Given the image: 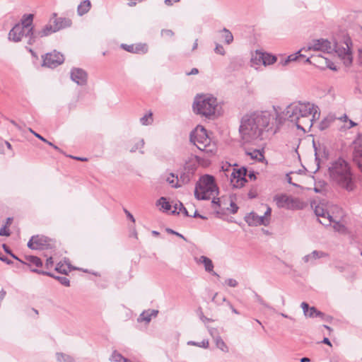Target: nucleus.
<instances>
[{"instance_id": "f257e3e1", "label": "nucleus", "mask_w": 362, "mask_h": 362, "mask_svg": "<svg viewBox=\"0 0 362 362\" xmlns=\"http://www.w3.org/2000/svg\"><path fill=\"white\" fill-rule=\"evenodd\" d=\"M273 107L274 115L269 111H255L242 117L239 132L244 143L263 139L264 133L272 129L274 121L279 117V111L274 106Z\"/></svg>"}, {"instance_id": "f03ea898", "label": "nucleus", "mask_w": 362, "mask_h": 362, "mask_svg": "<svg viewBox=\"0 0 362 362\" xmlns=\"http://www.w3.org/2000/svg\"><path fill=\"white\" fill-rule=\"evenodd\" d=\"M330 180L340 188L351 192L357 187L358 176L351 164L341 157L330 163L328 168Z\"/></svg>"}, {"instance_id": "7ed1b4c3", "label": "nucleus", "mask_w": 362, "mask_h": 362, "mask_svg": "<svg viewBox=\"0 0 362 362\" xmlns=\"http://www.w3.org/2000/svg\"><path fill=\"white\" fill-rule=\"evenodd\" d=\"M189 141L197 148L209 154H214L216 151V146L211 143L207 130L202 125H197L189 134Z\"/></svg>"}, {"instance_id": "20e7f679", "label": "nucleus", "mask_w": 362, "mask_h": 362, "mask_svg": "<svg viewBox=\"0 0 362 362\" xmlns=\"http://www.w3.org/2000/svg\"><path fill=\"white\" fill-rule=\"evenodd\" d=\"M219 194L218 187L216 183L215 177L209 174H205L200 177L195 185L194 197L197 200H209L211 195Z\"/></svg>"}, {"instance_id": "39448f33", "label": "nucleus", "mask_w": 362, "mask_h": 362, "mask_svg": "<svg viewBox=\"0 0 362 362\" xmlns=\"http://www.w3.org/2000/svg\"><path fill=\"white\" fill-rule=\"evenodd\" d=\"M217 105V100L214 96L197 95L194 98L192 108L197 115L209 117L215 114Z\"/></svg>"}, {"instance_id": "423d86ee", "label": "nucleus", "mask_w": 362, "mask_h": 362, "mask_svg": "<svg viewBox=\"0 0 362 362\" xmlns=\"http://www.w3.org/2000/svg\"><path fill=\"white\" fill-rule=\"evenodd\" d=\"M343 44H344L346 47L341 45L337 40H334L332 46V51H334V52H336L341 58H347L349 64H351L353 61L351 56L352 40L349 35L344 36Z\"/></svg>"}, {"instance_id": "0eeeda50", "label": "nucleus", "mask_w": 362, "mask_h": 362, "mask_svg": "<svg viewBox=\"0 0 362 362\" xmlns=\"http://www.w3.org/2000/svg\"><path fill=\"white\" fill-rule=\"evenodd\" d=\"M52 23L49 22V24L45 25L40 30H37L35 28H30L27 32L26 35L29 37L27 44L33 45L36 43L40 38L49 36L51 34L56 33L57 31Z\"/></svg>"}, {"instance_id": "6e6552de", "label": "nucleus", "mask_w": 362, "mask_h": 362, "mask_svg": "<svg viewBox=\"0 0 362 362\" xmlns=\"http://www.w3.org/2000/svg\"><path fill=\"white\" fill-rule=\"evenodd\" d=\"M283 116H281L279 114V119L281 122V119L286 120L288 119L291 122H294L298 129L303 130V132H306V131L303 128L302 125L299 124V116H298V107L296 103H291L288 105L286 110L282 112Z\"/></svg>"}, {"instance_id": "1a4fd4ad", "label": "nucleus", "mask_w": 362, "mask_h": 362, "mask_svg": "<svg viewBox=\"0 0 362 362\" xmlns=\"http://www.w3.org/2000/svg\"><path fill=\"white\" fill-rule=\"evenodd\" d=\"M247 168L241 167L238 169L233 168L230 175V182L234 188H241L247 182L246 179Z\"/></svg>"}, {"instance_id": "9d476101", "label": "nucleus", "mask_w": 362, "mask_h": 362, "mask_svg": "<svg viewBox=\"0 0 362 362\" xmlns=\"http://www.w3.org/2000/svg\"><path fill=\"white\" fill-rule=\"evenodd\" d=\"M64 62V55L56 50L47 53L42 56V66L49 68H55L62 64Z\"/></svg>"}, {"instance_id": "9b49d317", "label": "nucleus", "mask_w": 362, "mask_h": 362, "mask_svg": "<svg viewBox=\"0 0 362 362\" xmlns=\"http://www.w3.org/2000/svg\"><path fill=\"white\" fill-rule=\"evenodd\" d=\"M274 200L279 208H285L287 209H295L298 208L297 204L299 202L298 199L293 198L286 194H276Z\"/></svg>"}, {"instance_id": "f8f14e48", "label": "nucleus", "mask_w": 362, "mask_h": 362, "mask_svg": "<svg viewBox=\"0 0 362 362\" xmlns=\"http://www.w3.org/2000/svg\"><path fill=\"white\" fill-rule=\"evenodd\" d=\"M71 79L78 86H85L88 82L87 72L81 68L74 67L70 71Z\"/></svg>"}, {"instance_id": "ddd939ff", "label": "nucleus", "mask_w": 362, "mask_h": 362, "mask_svg": "<svg viewBox=\"0 0 362 362\" xmlns=\"http://www.w3.org/2000/svg\"><path fill=\"white\" fill-rule=\"evenodd\" d=\"M308 49L322 51L330 53L332 52V45L330 41L323 38L313 40L308 46Z\"/></svg>"}, {"instance_id": "4468645a", "label": "nucleus", "mask_w": 362, "mask_h": 362, "mask_svg": "<svg viewBox=\"0 0 362 362\" xmlns=\"http://www.w3.org/2000/svg\"><path fill=\"white\" fill-rule=\"evenodd\" d=\"M298 116L299 119L300 118L310 117V115H313L312 117H315V115L317 113V106H315L313 104L311 105L310 103H298Z\"/></svg>"}, {"instance_id": "2eb2a0df", "label": "nucleus", "mask_w": 362, "mask_h": 362, "mask_svg": "<svg viewBox=\"0 0 362 362\" xmlns=\"http://www.w3.org/2000/svg\"><path fill=\"white\" fill-rule=\"evenodd\" d=\"M245 221L250 226H269L270 221L269 218H264L262 216H258L255 212H250L245 216Z\"/></svg>"}, {"instance_id": "dca6fc26", "label": "nucleus", "mask_w": 362, "mask_h": 362, "mask_svg": "<svg viewBox=\"0 0 362 362\" xmlns=\"http://www.w3.org/2000/svg\"><path fill=\"white\" fill-rule=\"evenodd\" d=\"M48 238L45 236L33 235L28 243V247L31 250H44L48 248Z\"/></svg>"}, {"instance_id": "f3484780", "label": "nucleus", "mask_w": 362, "mask_h": 362, "mask_svg": "<svg viewBox=\"0 0 362 362\" xmlns=\"http://www.w3.org/2000/svg\"><path fill=\"white\" fill-rule=\"evenodd\" d=\"M50 23H53L55 30L57 32L62 29L69 28L71 25V21L67 18H57V13H53V17L50 19Z\"/></svg>"}, {"instance_id": "a211bd4d", "label": "nucleus", "mask_w": 362, "mask_h": 362, "mask_svg": "<svg viewBox=\"0 0 362 362\" xmlns=\"http://www.w3.org/2000/svg\"><path fill=\"white\" fill-rule=\"evenodd\" d=\"M316 216L317 217H322L324 218L325 220V221H322L321 220H319V222L325 226H329L332 224V222H334L333 216L329 214V213L324 209L322 207H320L319 206H317L314 211Z\"/></svg>"}, {"instance_id": "6ab92c4d", "label": "nucleus", "mask_w": 362, "mask_h": 362, "mask_svg": "<svg viewBox=\"0 0 362 362\" xmlns=\"http://www.w3.org/2000/svg\"><path fill=\"white\" fill-rule=\"evenodd\" d=\"M30 272H32L33 273L50 276V277L57 280L62 285H63L64 286H70V281L65 276H56L50 272L40 270L37 268H34V269L30 268Z\"/></svg>"}, {"instance_id": "aec40b11", "label": "nucleus", "mask_w": 362, "mask_h": 362, "mask_svg": "<svg viewBox=\"0 0 362 362\" xmlns=\"http://www.w3.org/2000/svg\"><path fill=\"white\" fill-rule=\"evenodd\" d=\"M302 51H303V49L298 50L297 52H296L294 54H290L286 59L282 60L281 62V64L283 66H286V65H287L288 63H290L291 62H300V61H303V60L304 62L305 58H306V56L303 54H301Z\"/></svg>"}, {"instance_id": "412c9836", "label": "nucleus", "mask_w": 362, "mask_h": 362, "mask_svg": "<svg viewBox=\"0 0 362 362\" xmlns=\"http://www.w3.org/2000/svg\"><path fill=\"white\" fill-rule=\"evenodd\" d=\"M353 161L362 173V144L354 148L353 151Z\"/></svg>"}, {"instance_id": "4be33fe9", "label": "nucleus", "mask_w": 362, "mask_h": 362, "mask_svg": "<svg viewBox=\"0 0 362 362\" xmlns=\"http://www.w3.org/2000/svg\"><path fill=\"white\" fill-rule=\"evenodd\" d=\"M121 47L131 53H139L140 52L145 53L147 51L146 45L142 44H137L136 45L122 44Z\"/></svg>"}, {"instance_id": "5701e85b", "label": "nucleus", "mask_w": 362, "mask_h": 362, "mask_svg": "<svg viewBox=\"0 0 362 362\" xmlns=\"http://www.w3.org/2000/svg\"><path fill=\"white\" fill-rule=\"evenodd\" d=\"M33 14H24L21 19V23H19L20 26H22L23 29H26L28 32L30 28H34V26L33 25Z\"/></svg>"}, {"instance_id": "b1692460", "label": "nucleus", "mask_w": 362, "mask_h": 362, "mask_svg": "<svg viewBox=\"0 0 362 362\" xmlns=\"http://www.w3.org/2000/svg\"><path fill=\"white\" fill-rule=\"evenodd\" d=\"M22 29L19 23L16 24L8 33V40L15 42H20V32Z\"/></svg>"}, {"instance_id": "393cba45", "label": "nucleus", "mask_w": 362, "mask_h": 362, "mask_svg": "<svg viewBox=\"0 0 362 362\" xmlns=\"http://www.w3.org/2000/svg\"><path fill=\"white\" fill-rule=\"evenodd\" d=\"M329 255L327 252L319 251V250H314L311 253L305 255L303 258V261L305 262H308L311 260H315L322 257H328Z\"/></svg>"}, {"instance_id": "a878e982", "label": "nucleus", "mask_w": 362, "mask_h": 362, "mask_svg": "<svg viewBox=\"0 0 362 362\" xmlns=\"http://www.w3.org/2000/svg\"><path fill=\"white\" fill-rule=\"evenodd\" d=\"M259 54H260L259 58L262 59V64L264 66L273 64L277 60V57L270 53L260 52Z\"/></svg>"}, {"instance_id": "bb28decb", "label": "nucleus", "mask_w": 362, "mask_h": 362, "mask_svg": "<svg viewBox=\"0 0 362 362\" xmlns=\"http://www.w3.org/2000/svg\"><path fill=\"white\" fill-rule=\"evenodd\" d=\"M313 59L315 61H324L325 67H322V69L328 68L330 70L335 71H337V69H338L337 66L334 64V63L332 61L329 60L327 58L322 57V55H317V56L313 57Z\"/></svg>"}, {"instance_id": "cd10ccee", "label": "nucleus", "mask_w": 362, "mask_h": 362, "mask_svg": "<svg viewBox=\"0 0 362 362\" xmlns=\"http://www.w3.org/2000/svg\"><path fill=\"white\" fill-rule=\"evenodd\" d=\"M91 8V3L90 0H85L82 1L77 8V12L79 16H83L87 13Z\"/></svg>"}, {"instance_id": "c85d7f7f", "label": "nucleus", "mask_w": 362, "mask_h": 362, "mask_svg": "<svg viewBox=\"0 0 362 362\" xmlns=\"http://www.w3.org/2000/svg\"><path fill=\"white\" fill-rule=\"evenodd\" d=\"M180 212H182L185 216H190L184 204L181 202L178 201V203H176L174 205V210L171 211V214L179 215Z\"/></svg>"}, {"instance_id": "c756f323", "label": "nucleus", "mask_w": 362, "mask_h": 362, "mask_svg": "<svg viewBox=\"0 0 362 362\" xmlns=\"http://www.w3.org/2000/svg\"><path fill=\"white\" fill-rule=\"evenodd\" d=\"M199 262L204 264L205 270L207 272H213L214 264H213L212 260L210 258L202 255L200 257Z\"/></svg>"}, {"instance_id": "7c9ffc66", "label": "nucleus", "mask_w": 362, "mask_h": 362, "mask_svg": "<svg viewBox=\"0 0 362 362\" xmlns=\"http://www.w3.org/2000/svg\"><path fill=\"white\" fill-rule=\"evenodd\" d=\"M25 259L27 260V263L30 264V267H31V264L35 265L36 267H42V261L41 259L37 256L34 255H26Z\"/></svg>"}, {"instance_id": "2f4dec72", "label": "nucleus", "mask_w": 362, "mask_h": 362, "mask_svg": "<svg viewBox=\"0 0 362 362\" xmlns=\"http://www.w3.org/2000/svg\"><path fill=\"white\" fill-rule=\"evenodd\" d=\"M166 182L173 188L177 189L181 187V185L179 184L178 176L173 173H170L169 177L166 178Z\"/></svg>"}, {"instance_id": "473e14b6", "label": "nucleus", "mask_w": 362, "mask_h": 362, "mask_svg": "<svg viewBox=\"0 0 362 362\" xmlns=\"http://www.w3.org/2000/svg\"><path fill=\"white\" fill-rule=\"evenodd\" d=\"M214 341L216 346L218 349H221L222 351L227 353L229 351V349L222 338L218 335H216L214 337Z\"/></svg>"}, {"instance_id": "72a5a7b5", "label": "nucleus", "mask_w": 362, "mask_h": 362, "mask_svg": "<svg viewBox=\"0 0 362 362\" xmlns=\"http://www.w3.org/2000/svg\"><path fill=\"white\" fill-rule=\"evenodd\" d=\"M29 132H31L36 138L40 139V141L47 144L49 146L53 147L55 150L59 151L60 153H62V151L56 145H54L53 143L49 141L45 138H44L42 136H41L40 134L35 132L34 130H33L31 128L28 129Z\"/></svg>"}, {"instance_id": "f704fd0d", "label": "nucleus", "mask_w": 362, "mask_h": 362, "mask_svg": "<svg viewBox=\"0 0 362 362\" xmlns=\"http://www.w3.org/2000/svg\"><path fill=\"white\" fill-rule=\"evenodd\" d=\"M67 267L68 269H66L64 264L60 262L56 265L54 270L59 274H67L69 272L74 269L70 264H67Z\"/></svg>"}, {"instance_id": "c9c22d12", "label": "nucleus", "mask_w": 362, "mask_h": 362, "mask_svg": "<svg viewBox=\"0 0 362 362\" xmlns=\"http://www.w3.org/2000/svg\"><path fill=\"white\" fill-rule=\"evenodd\" d=\"M334 121V117H333L332 116H328V117H325L319 124L318 127H319L320 130V131L325 130L330 126L332 122H333Z\"/></svg>"}, {"instance_id": "e433bc0d", "label": "nucleus", "mask_w": 362, "mask_h": 362, "mask_svg": "<svg viewBox=\"0 0 362 362\" xmlns=\"http://www.w3.org/2000/svg\"><path fill=\"white\" fill-rule=\"evenodd\" d=\"M156 205L160 206L163 211H168L170 210L171 205L165 197H161L156 202Z\"/></svg>"}, {"instance_id": "4c0bfd02", "label": "nucleus", "mask_w": 362, "mask_h": 362, "mask_svg": "<svg viewBox=\"0 0 362 362\" xmlns=\"http://www.w3.org/2000/svg\"><path fill=\"white\" fill-rule=\"evenodd\" d=\"M56 358L59 362H76L73 356L64 353H57Z\"/></svg>"}, {"instance_id": "58836bf2", "label": "nucleus", "mask_w": 362, "mask_h": 362, "mask_svg": "<svg viewBox=\"0 0 362 362\" xmlns=\"http://www.w3.org/2000/svg\"><path fill=\"white\" fill-rule=\"evenodd\" d=\"M192 177L193 175L190 174L189 172H186L183 170L180 175V178H178L179 182H181L183 185L188 184L191 181Z\"/></svg>"}, {"instance_id": "ea45409f", "label": "nucleus", "mask_w": 362, "mask_h": 362, "mask_svg": "<svg viewBox=\"0 0 362 362\" xmlns=\"http://www.w3.org/2000/svg\"><path fill=\"white\" fill-rule=\"evenodd\" d=\"M222 32L223 33L222 37L224 39L225 43L227 45L232 43L233 41V35L231 32L226 28L222 30Z\"/></svg>"}, {"instance_id": "a19ab883", "label": "nucleus", "mask_w": 362, "mask_h": 362, "mask_svg": "<svg viewBox=\"0 0 362 362\" xmlns=\"http://www.w3.org/2000/svg\"><path fill=\"white\" fill-rule=\"evenodd\" d=\"M314 118L315 117L300 118L301 121H299V124H301L303 128L306 131L305 127L310 129L313 125Z\"/></svg>"}, {"instance_id": "79ce46f5", "label": "nucleus", "mask_w": 362, "mask_h": 362, "mask_svg": "<svg viewBox=\"0 0 362 362\" xmlns=\"http://www.w3.org/2000/svg\"><path fill=\"white\" fill-rule=\"evenodd\" d=\"M309 317H325V313L318 310L315 307L313 306L310 309L309 313H308V316Z\"/></svg>"}, {"instance_id": "37998d69", "label": "nucleus", "mask_w": 362, "mask_h": 362, "mask_svg": "<svg viewBox=\"0 0 362 362\" xmlns=\"http://www.w3.org/2000/svg\"><path fill=\"white\" fill-rule=\"evenodd\" d=\"M313 148H314V150H315V163H316V165H317V168L316 170L314 171V173H315L316 172H317L320 168V158L319 157V153L318 151L320 153V151H321V148L320 147V148L318 149L316 146V144L315 143V141H313Z\"/></svg>"}, {"instance_id": "c03bdc74", "label": "nucleus", "mask_w": 362, "mask_h": 362, "mask_svg": "<svg viewBox=\"0 0 362 362\" xmlns=\"http://www.w3.org/2000/svg\"><path fill=\"white\" fill-rule=\"evenodd\" d=\"M138 322H146L147 323L150 322L151 318L149 315V312L148 310L143 311L137 319Z\"/></svg>"}, {"instance_id": "a18cd8bd", "label": "nucleus", "mask_w": 362, "mask_h": 362, "mask_svg": "<svg viewBox=\"0 0 362 362\" xmlns=\"http://www.w3.org/2000/svg\"><path fill=\"white\" fill-rule=\"evenodd\" d=\"M254 295H255V298L256 300L259 304H261L262 306H264V308H266L269 310H274V308L270 305H269L267 303H266L257 293L254 291Z\"/></svg>"}, {"instance_id": "49530a36", "label": "nucleus", "mask_w": 362, "mask_h": 362, "mask_svg": "<svg viewBox=\"0 0 362 362\" xmlns=\"http://www.w3.org/2000/svg\"><path fill=\"white\" fill-rule=\"evenodd\" d=\"M124 358H126L117 351H114L110 358V360L115 362H124Z\"/></svg>"}, {"instance_id": "de8ad7c7", "label": "nucleus", "mask_w": 362, "mask_h": 362, "mask_svg": "<svg viewBox=\"0 0 362 362\" xmlns=\"http://www.w3.org/2000/svg\"><path fill=\"white\" fill-rule=\"evenodd\" d=\"M153 114L151 112H149L148 114H146L140 119V122L143 125H148L151 123L153 121Z\"/></svg>"}, {"instance_id": "09e8293b", "label": "nucleus", "mask_w": 362, "mask_h": 362, "mask_svg": "<svg viewBox=\"0 0 362 362\" xmlns=\"http://www.w3.org/2000/svg\"><path fill=\"white\" fill-rule=\"evenodd\" d=\"M187 344L188 345H192V346H197L204 348V349H207L209 347V341L206 340V339H204L201 342H197V341H189L187 342Z\"/></svg>"}, {"instance_id": "8fccbe9b", "label": "nucleus", "mask_w": 362, "mask_h": 362, "mask_svg": "<svg viewBox=\"0 0 362 362\" xmlns=\"http://www.w3.org/2000/svg\"><path fill=\"white\" fill-rule=\"evenodd\" d=\"M250 156L252 158L257 159L259 161H262L265 159L263 153L257 149L254 150L253 152L250 153Z\"/></svg>"}, {"instance_id": "3c124183", "label": "nucleus", "mask_w": 362, "mask_h": 362, "mask_svg": "<svg viewBox=\"0 0 362 362\" xmlns=\"http://www.w3.org/2000/svg\"><path fill=\"white\" fill-rule=\"evenodd\" d=\"M333 223V228L336 231H338L339 233H344L346 230V228L344 224L340 223L339 221H336L334 219V222H332Z\"/></svg>"}, {"instance_id": "603ef678", "label": "nucleus", "mask_w": 362, "mask_h": 362, "mask_svg": "<svg viewBox=\"0 0 362 362\" xmlns=\"http://www.w3.org/2000/svg\"><path fill=\"white\" fill-rule=\"evenodd\" d=\"M11 264L17 269H27L28 267H30V264H28L26 262H24L21 259L16 263L13 262V264Z\"/></svg>"}, {"instance_id": "864d4df0", "label": "nucleus", "mask_w": 362, "mask_h": 362, "mask_svg": "<svg viewBox=\"0 0 362 362\" xmlns=\"http://www.w3.org/2000/svg\"><path fill=\"white\" fill-rule=\"evenodd\" d=\"M144 140L143 139H140L137 143H136L132 148L130 149L131 153L136 152L138 149H141L144 146Z\"/></svg>"}, {"instance_id": "5fc2aeb1", "label": "nucleus", "mask_w": 362, "mask_h": 362, "mask_svg": "<svg viewBox=\"0 0 362 362\" xmlns=\"http://www.w3.org/2000/svg\"><path fill=\"white\" fill-rule=\"evenodd\" d=\"M262 52L261 51L256 50L255 55L252 56L251 58V62L255 64H259L262 63V59L259 58L260 54L259 53Z\"/></svg>"}, {"instance_id": "6e6d98bb", "label": "nucleus", "mask_w": 362, "mask_h": 362, "mask_svg": "<svg viewBox=\"0 0 362 362\" xmlns=\"http://www.w3.org/2000/svg\"><path fill=\"white\" fill-rule=\"evenodd\" d=\"M315 57V56H312L311 57H306L304 61V63H308V64H313V65H316V64H325L324 61L314 60L313 58Z\"/></svg>"}, {"instance_id": "4d7b16f0", "label": "nucleus", "mask_w": 362, "mask_h": 362, "mask_svg": "<svg viewBox=\"0 0 362 362\" xmlns=\"http://www.w3.org/2000/svg\"><path fill=\"white\" fill-rule=\"evenodd\" d=\"M165 230H166V232L168 233L172 234V235H176V236L183 239L184 240L187 241L186 238L183 235H182L181 233H178V232H177V231H175V230H173L171 228H167L165 229Z\"/></svg>"}, {"instance_id": "13d9d810", "label": "nucleus", "mask_w": 362, "mask_h": 362, "mask_svg": "<svg viewBox=\"0 0 362 362\" xmlns=\"http://www.w3.org/2000/svg\"><path fill=\"white\" fill-rule=\"evenodd\" d=\"M8 228V227L3 226L0 228V236H6V237L10 236L11 231H10V230Z\"/></svg>"}, {"instance_id": "bf43d9fd", "label": "nucleus", "mask_w": 362, "mask_h": 362, "mask_svg": "<svg viewBox=\"0 0 362 362\" xmlns=\"http://www.w3.org/2000/svg\"><path fill=\"white\" fill-rule=\"evenodd\" d=\"M196 167L195 165H191V164H186L185 166H184V170H185L186 172H189L190 174H192V175H194L195 170H196Z\"/></svg>"}, {"instance_id": "052dcab7", "label": "nucleus", "mask_w": 362, "mask_h": 362, "mask_svg": "<svg viewBox=\"0 0 362 362\" xmlns=\"http://www.w3.org/2000/svg\"><path fill=\"white\" fill-rule=\"evenodd\" d=\"M214 52L216 54L224 55L226 54V51L223 48V47L220 44H216V47L214 49Z\"/></svg>"}, {"instance_id": "680f3d73", "label": "nucleus", "mask_w": 362, "mask_h": 362, "mask_svg": "<svg viewBox=\"0 0 362 362\" xmlns=\"http://www.w3.org/2000/svg\"><path fill=\"white\" fill-rule=\"evenodd\" d=\"M300 307L302 308V309L303 310L304 315L307 317L308 316V313H309L310 309L311 308V307H310L308 303H306V302H303L301 303V305H300Z\"/></svg>"}, {"instance_id": "e2e57ef3", "label": "nucleus", "mask_w": 362, "mask_h": 362, "mask_svg": "<svg viewBox=\"0 0 362 362\" xmlns=\"http://www.w3.org/2000/svg\"><path fill=\"white\" fill-rule=\"evenodd\" d=\"M0 260L5 262L6 264H7L8 265H11V264H13V262L12 260L8 259L6 256L3 255L1 252H0Z\"/></svg>"}, {"instance_id": "0e129e2a", "label": "nucleus", "mask_w": 362, "mask_h": 362, "mask_svg": "<svg viewBox=\"0 0 362 362\" xmlns=\"http://www.w3.org/2000/svg\"><path fill=\"white\" fill-rule=\"evenodd\" d=\"M226 283L230 287H236L238 284V281L234 279H228Z\"/></svg>"}, {"instance_id": "69168bd1", "label": "nucleus", "mask_w": 362, "mask_h": 362, "mask_svg": "<svg viewBox=\"0 0 362 362\" xmlns=\"http://www.w3.org/2000/svg\"><path fill=\"white\" fill-rule=\"evenodd\" d=\"M161 35L163 36L173 37L174 35V32L172 30L169 29H163L161 30Z\"/></svg>"}, {"instance_id": "338daca9", "label": "nucleus", "mask_w": 362, "mask_h": 362, "mask_svg": "<svg viewBox=\"0 0 362 362\" xmlns=\"http://www.w3.org/2000/svg\"><path fill=\"white\" fill-rule=\"evenodd\" d=\"M53 265V258L52 257H49V258L47 259L45 267L46 269H49V268L52 267Z\"/></svg>"}, {"instance_id": "774afa93", "label": "nucleus", "mask_w": 362, "mask_h": 362, "mask_svg": "<svg viewBox=\"0 0 362 362\" xmlns=\"http://www.w3.org/2000/svg\"><path fill=\"white\" fill-rule=\"evenodd\" d=\"M258 175V173L255 170H250L248 173H247V175L251 180H255L257 179V175Z\"/></svg>"}]
</instances>
